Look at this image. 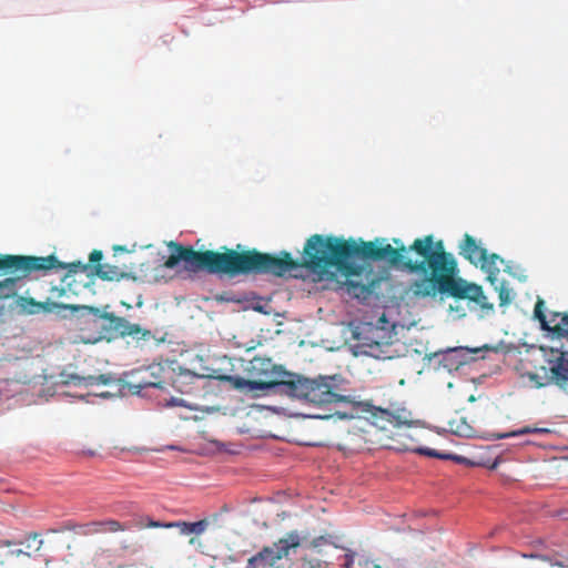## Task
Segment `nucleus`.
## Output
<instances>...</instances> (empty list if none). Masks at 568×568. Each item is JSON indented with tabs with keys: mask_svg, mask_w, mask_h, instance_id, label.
<instances>
[{
	"mask_svg": "<svg viewBox=\"0 0 568 568\" xmlns=\"http://www.w3.org/2000/svg\"><path fill=\"white\" fill-rule=\"evenodd\" d=\"M393 242L395 246L378 237L369 242H357L353 239L314 234L306 240L302 258L294 260L288 252L276 256L255 248L239 252L226 246L222 247V252L195 251L192 246L172 241L168 244L172 253L164 266L174 268L183 262L187 272H206L231 278L248 274L281 277L296 268H306L323 280H334L341 274L346 278L348 294L358 300H367L374 292L377 277L371 267L357 264L356 258L387 262L397 270L422 272L426 275V237L416 239L409 247L398 239Z\"/></svg>",
	"mask_w": 568,
	"mask_h": 568,
	"instance_id": "nucleus-1",
	"label": "nucleus"
},
{
	"mask_svg": "<svg viewBox=\"0 0 568 568\" xmlns=\"http://www.w3.org/2000/svg\"><path fill=\"white\" fill-rule=\"evenodd\" d=\"M459 270L455 256L445 251L443 241H434L428 235V286L434 293L453 297L454 305L449 312L462 318L467 312L475 313L484 318L494 313L490 303L480 285L458 276Z\"/></svg>",
	"mask_w": 568,
	"mask_h": 568,
	"instance_id": "nucleus-2",
	"label": "nucleus"
},
{
	"mask_svg": "<svg viewBox=\"0 0 568 568\" xmlns=\"http://www.w3.org/2000/svg\"><path fill=\"white\" fill-rule=\"evenodd\" d=\"M334 379L335 377L333 376H320L318 378L312 379L293 374L288 378L284 394L315 406L346 403L351 406V410L336 412V414L341 419L354 418L358 403L352 400L348 396L338 394L333 385Z\"/></svg>",
	"mask_w": 568,
	"mask_h": 568,
	"instance_id": "nucleus-3",
	"label": "nucleus"
},
{
	"mask_svg": "<svg viewBox=\"0 0 568 568\" xmlns=\"http://www.w3.org/2000/svg\"><path fill=\"white\" fill-rule=\"evenodd\" d=\"M254 379H246L241 376L225 374L211 375L221 382H227L232 388L244 394L257 396L273 389L275 393L284 394L288 378L293 375L275 365L270 358L254 357L251 361L250 369Z\"/></svg>",
	"mask_w": 568,
	"mask_h": 568,
	"instance_id": "nucleus-4",
	"label": "nucleus"
},
{
	"mask_svg": "<svg viewBox=\"0 0 568 568\" xmlns=\"http://www.w3.org/2000/svg\"><path fill=\"white\" fill-rule=\"evenodd\" d=\"M63 266L55 255L32 256L0 254V298L16 295L18 284L33 271Z\"/></svg>",
	"mask_w": 568,
	"mask_h": 568,
	"instance_id": "nucleus-5",
	"label": "nucleus"
},
{
	"mask_svg": "<svg viewBox=\"0 0 568 568\" xmlns=\"http://www.w3.org/2000/svg\"><path fill=\"white\" fill-rule=\"evenodd\" d=\"M70 311L78 312L77 327L82 342L97 344L99 342H113L118 339L120 316L109 312V305L97 307L91 305H69Z\"/></svg>",
	"mask_w": 568,
	"mask_h": 568,
	"instance_id": "nucleus-6",
	"label": "nucleus"
},
{
	"mask_svg": "<svg viewBox=\"0 0 568 568\" xmlns=\"http://www.w3.org/2000/svg\"><path fill=\"white\" fill-rule=\"evenodd\" d=\"M63 266L53 267L50 270L43 271L44 273L51 270H65L69 268V273L61 278V283L59 285H53L51 282L42 281L40 283L41 290L48 295L43 301H36L32 297H20L19 305L22 310H24L29 314H38V313H51L57 308L70 310V304L58 303L55 300H60L62 297H69L70 290L67 288L63 283L70 277L71 273H77L79 271H85L88 265H84L80 262L65 264L60 262Z\"/></svg>",
	"mask_w": 568,
	"mask_h": 568,
	"instance_id": "nucleus-7",
	"label": "nucleus"
},
{
	"mask_svg": "<svg viewBox=\"0 0 568 568\" xmlns=\"http://www.w3.org/2000/svg\"><path fill=\"white\" fill-rule=\"evenodd\" d=\"M546 365L540 366V372L530 376L538 386L556 384L565 386L568 384V352L550 349L546 355Z\"/></svg>",
	"mask_w": 568,
	"mask_h": 568,
	"instance_id": "nucleus-8",
	"label": "nucleus"
},
{
	"mask_svg": "<svg viewBox=\"0 0 568 568\" xmlns=\"http://www.w3.org/2000/svg\"><path fill=\"white\" fill-rule=\"evenodd\" d=\"M300 545L301 538L298 532L290 531L284 538H281L270 547H264L260 552L250 558L246 568H277V561L287 556L290 549L297 548Z\"/></svg>",
	"mask_w": 568,
	"mask_h": 568,
	"instance_id": "nucleus-9",
	"label": "nucleus"
},
{
	"mask_svg": "<svg viewBox=\"0 0 568 568\" xmlns=\"http://www.w3.org/2000/svg\"><path fill=\"white\" fill-rule=\"evenodd\" d=\"M534 317L539 321L541 329L550 332L557 337H568V314L554 312L547 318L545 314V302L538 298L535 308Z\"/></svg>",
	"mask_w": 568,
	"mask_h": 568,
	"instance_id": "nucleus-10",
	"label": "nucleus"
},
{
	"mask_svg": "<svg viewBox=\"0 0 568 568\" xmlns=\"http://www.w3.org/2000/svg\"><path fill=\"white\" fill-rule=\"evenodd\" d=\"M470 359V352L468 348L457 347L442 353L428 354V364L434 366L435 369L443 367L452 373L458 371L462 366L466 365Z\"/></svg>",
	"mask_w": 568,
	"mask_h": 568,
	"instance_id": "nucleus-11",
	"label": "nucleus"
},
{
	"mask_svg": "<svg viewBox=\"0 0 568 568\" xmlns=\"http://www.w3.org/2000/svg\"><path fill=\"white\" fill-rule=\"evenodd\" d=\"M373 424L382 430L410 426L413 423L412 413L406 408L384 409L376 408L373 414Z\"/></svg>",
	"mask_w": 568,
	"mask_h": 568,
	"instance_id": "nucleus-12",
	"label": "nucleus"
},
{
	"mask_svg": "<svg viewBox=\"0 0 568 568\" xmlns=\"http://www.w3.org/2000/svg\"><path fill=\"white\" fill-rule=\"evenodd\" d=\"M171 376H174V366L170 363H154L143 371V376L139 383V387H156L168 389V383Z\"/></svg>",
	"mask_w": 568,
	"mask_h": 568,
	"instance_id": "nucleus-13",
	"label": "nucleus"
},
{
	"mask_svg": "<svg viewBox=\"0 0 568 568\" xmlns=\"http://www.w3.org/2000/svg\"><path fill=\"white\" fill-rule=\"evenodd\" d=\"M121 323L118 326V339L131 337L136 344L154 342L159 345L161 339H156L154 334L140 324L130 323L125 317L120 316Z\"/></svg>",
	"mask_w": 568,
	"mask_h": 568,
	"instance_id": "nucleus-14",
	"label": "nucleus"
},
{
	"mask_svg": "<svg viewBox=\"0 0 568 568\" xmlns=\"http://www.w3.org/2000/svg\"><path fill=\"white\" fill-rule=\"evenodd\" d=\"M459 254L474 265H478L486 256V248L483 247L474 236L465 234L459 245Z\"/></svg>",
	"mask_w": 568,
	"mask_h": 568,
	"instance_id": "nucleus-15",
	"label": "nucleus"
},
{
	"mask_svg": "<svg viewBox=\"0 0 568 568\" xmlns=\"http://www.w3.org/2000/svg\"><path fill=\"white\" fill-rule=\"evenodd\" d=\"M128 526L116 519L108 518L103 520H94L83 525L84 535H97V534H115L125 531Z\"/></svg>",
	"mask_w": 568,
	"mask_h": 568,
	"instance_id": "nucleus-16",
	"label": "nucleus"
},
{
	"mask_svg": "<svg viewBox=\"0 0 568 568\" xmlns=\"http://www.w3.org/2000/svg\"><path fill=\"white\" fill-rule=\"evenodd\" d=\"M199 379V376L186 369L176 371L174 368V376H171L168 383V389L171 387L182 394H190L194 390L193 384Z\"/></svg>",
	"mask_w": 568,
	"mask_h": 568,
	"instance_id": "nucleus-17",
	"label": "nucleus"
},
{
	"mask_svg": "<svg viewBox=\"0 0 568 568\" xmlns=\"http://www.w3.org/2000/svg\"><path fill=\"white\" fill-rule=\"evenodd\" d=\"M94 274L103 280V281H115L120 282L121 280H136V277L125 268L119 267L116 265L111 264H97L94 265Z\"/></svg>",
	"mask_w": 568,
	"mask_h": 568,
	"instance_id": "nucleus-18",
	"label": "nucleus"
},
{
	"mask_svg": "<svg viewBox=\"0 0 568 568\" xmlns=\"http://www.w3.org/2000/svg\"><path fill=\"white\" fill-rule=\"evenodd\" d=\"M448 432L459 437H473L476 433L474 426L464 416H456L448 422Z\"/></svg>",
	"mask_w": 568,
	"mask_h": 568,
	"instance_id": "nucleus-19",
	"label": "nucleus"
},
{
	"mask_svg": "<svg viewBox=\"0 0 568 568\" xmlns=\"http://www.w3.org/2000/svg\"><path fill=\"white\" fill-rule=\"evenodd\" d=\"M498 262H503L499 255L495 253L488 254L487 251L485 258L479 262L481 270L487 273V280L491 284H495L497 281V274L499 273Z\"/></svg>",
	"mask_w": 568,
	"mask_h": 568,
	"instance_id": "nucleus-20",
	"label": "nucleus"
},
{
	"mask_svg": "<svg viewBox=\"0 0 568 568\" xmlns=\"http://www.w3.org/2000/svg\"><path fill=\"white\" fill-rule=\"evenodd\" d=\"M172 525H173V527L179 528L180 532L183 535H191V534L200 535L205 530V528L207 526L205 520H200V521H195V523L176 521V523H172Z\"/></svg>",
	"mask_w": 568,
	"mask_h": 568,
	"instance_id": "nucleus-21",
	"label": "nucleus"
},
{
	"mask_svg": "<svg viewBox=\"0 0 568 568\" xmlns=\"http://www.w3.org/2000/svg\"><path fill=\"white\" fill-rule=\"evenodd\" d=\"M428 457L439 458L444 460H453L457 464L470 465L473 464L468 458L456 455L449 452H440L435 448H428Z\"/></svg>",
	"mask_w": 568,
	"mask_h": 568,
	"instance_id": "nucleus-22",
	"label": "nucleus"
},
{
	"mask_svg": "<svg viewBox=\"0 0 568 568\" xmlns=\"http://www.w3.org/2000/svg\"><path fill=\"white\" fill-rule=\"evenodd\" d=\"M493 285L495 286V291L498 293L499 305H508L514 298L513 290L509 287L508 283L506 281H501L499 283L496 281Z\"/></svg>",
	"mask_w": 568,
	"mask_h": 568,
	"instance_id": "nucleus-23",
	"label": "nucleus"
},
{
	"mask_svg": "<svg viewBox=\"0 0 568 568\" xmlns=\"http://www.w3.org/2000/svg\"><path fill=\"white\" fill-rule=\"evenodd\" d=\"M548 433H550V430L548 428L525 426V427H521L519 429H516V430H513L509 433L499 434L496 437L497 438H508V437H517V436H523V435H528V434H548Z\"/></svg>",
	"mask_w": 568,
	"mask_h": 568,
	"instance_id": "nucleus-24",
	"label": "nucleus"
},
{
	"mask_svg": "<svg viewBox=\"0 0 568 568\" xmlns=\"http://www.w3.org/2000/svg\"><path fill=\"white\" fill-rule=\"evenodd\" d=\"M335 537L333 535H323V536H318L316 538H314L313 540H311L306 547L311 550H315L317 551L318 554H321V548L324 547V546H327V545H332L334 547H338L335 541H334Z\"/></svg>",
	"mask_w": 568,
	"mask_h": 568,
	"instance_id": "nucleus-25",
	"label": "nucleus"
},
{
	"mask_svg": "<svg viewBox=\"0 0 568 568\" xmlns=\"http://www.w3.org/2000/svg\"><path fill=\"white\" fill-rule=\"evenodd\" d=\"M356 557L357 558L359 557V556H357L356 552H354L352 550H347V552L344 556L345 560H344L342 567L343 568H354Z\"/></svg>",
	"mask_w": 568,
	"mask_h": 568,
	"instance_id": "nucleus-26",
	"label": "nucleus"
},
{
	"mask_svg": "<svg viewBox=\"0 0 568 568\" xmlns=\"http://www.w3.org/2000/svg\"><path fill=\"white\" fill-rule=\"evenodd\" d=\"M101 260H102V252H101V251H99V250H93V251L91 252L90 256H89V261H90V263L92 264V266H91V267H92V270H93V271H94V265H97V264H101V263H100V262H101Z\"/></svg>",
	"mask_w": 568,
	"mask_h": 568,
	"instance_id": "nucleus-27",
	"label": "nucleus"
},
{
	"mask_svg": "<svg viewBox=\"0 0 568 568\" xmlns=\"http://www.w3.org/2000/svg\"><path fill=\"white\" fill-rule=\"evenodd\" d=\"M74 379H77V384H83L85 386H93V385H97V379H95V376H85V377H73Z\"/></svg>",
	"mask_w": 568,
	"mask_h": 568,
	"instance_id": "nucleus-28",
	"label": "nucleus"
},
{
	"mask_svg": "<svg viewBox=\"0 0 568 568\" xmlns=\"http://www.w3.org/2000/svg\"><path fill=\"white\" fill-rule=\"evenodd\" d=\"M373 568H398L397 564L392 559H383L376 561L375 566H372Z\"/></svg>",
	"mask_w": 568,
	"mask_h": 568,
	"instance_id": "nucleus-29",
	"label": "nucleus"
},
{
	"mask_svg": "<svg viewBox=\"0 0 568 568\" xmlns=\"http://www.w3.org/2000/svg\"><path fill=\"white\" fill-rule=\"evenodd\" d=\"M376 564V560H373V559H369V558H366L364 556H359L357 558V565L361 567V568H373L372 566H375Z\"/></svg>",
	"mask_w": 568,
	"mask_h": 568,
	"instance_id": "nucleus-30",
	"label": "nucleus"
},
{
	"mask_svg": "<svg viewBox=\"0 0 568 568\" xmlns=\"http://www.w3.org/2000/svg\"><path fill=\"white\" fill-rule=\"evenodd\" d=\"M145 526L149 528H172L173 527L172 523L164 524V523L156 521L153 519H149Z\"/></svg>",
	"mask_w": 568,
	"mask_h": 568,
	"instance_id": "nucleus-31",
	"label": "nucleus"
},
{
	"mask_svg": "<svg viewBox=\"0 0 568 568\" xmlns=\"http://www.w3.org/2000/svg\"><path fill=\"white\" fill-rule=\"evenodd\" d=\"M95 379L97 385H108L112 381V377L110 375L101 374L99 376H95Z\"/></svg>",
	"mask_w": 568,
	"mask_h": 568,
	"instance_id": "nucleus-32",
	"label": "nucleus"
},
{
	"mask_svg": "<svg viewBox=\"0 0 568 568\" xmlns=\"http://www.w3.org/2000/svg\"><path fill=\"white\" fill-rule=\"evenodd\" d=\"M170 405L172 406H185V403L183 399L172 398L170 400Z\"/></svg>",
	"mask_w": 568,
	"mask_h": 568,
	"instance_id": "nucleus-33",
	"label": "nucleus"
},
{
	"mask_svg": "<svg viewBox=\"0 0 568 568\" xmlns=\"http://www.w3.org/2000/svg\"><path fill=\"white\" fill-rule=\"evenodd\" d=\"M113 250H114L115 253L116 252H126L125 246H121V245H114Z\"/></svg>",
	"mask_w": 568,
	"mask_h": 568,
	"instance_id": "nucleus-34",
	"label": "nucleus"
},
{
	"mask_svg": "<svg viewBox=\"0 0 568 568\" xmlns=\"http://www.w3.org/2000/svg\"><path fill=\"white\" fill-rule=\"evenodd\" d=\"M417 453L420 454V455H426V447H419L417 449Z\"/></svg>",
	"mask_w": 568,
	"mask_h": 568,
	"instance_id": "nucleus-35",
	"label": "nucleus"
},
{
	"mask_svg": "<svg viewBox=\"0 0 568 568\" xmlns=\"http://www.w3.org/2000/svg\"><path fill=\"white\" fill-rule=\"evenodd\" d=\"M416 293H417V294H420V293H422V294H426V292H422V290H420V288H418V290L416 291Z\"/></svg>",
	"mask_w": 568,
	"mask_h": 568,
	"instance_id": "nucleus-36",
	"label": "nucleus"
},
{
	"mask_svg": "<svg viewBox=\"0 0 568 568\" xmlns=\"http://www.w3.org/2000/svg\"><path fill=\"white\" fill-rule=\"evenodd\" d=\"M122 305H124L126 308L131 307V305L126 304L125 302H122Z\"/></svg>",
	"mask_w": 568,
	"mask_h": 568,
	"instance_id": "nucleus-37",
	"label": "nucleus"
},
{
	"mask_svg": "<svg viewBox=\"0 0 568 568\" xmlns=\"http://www.w3.org/2000/svg\"><path fill=\"white\" fill-rule=\"evenodd\" d=\"M469 400H470V402H474V400H475L474 395H471V396L469 397Z\"/></svg>",
	"mask_w": 568,
	"mask_h": 568,
	"instance_id": "nucleus-38",
	"label": "nucleus"
}]
</instances>
